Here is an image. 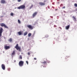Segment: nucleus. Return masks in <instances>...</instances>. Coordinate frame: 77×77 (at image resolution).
<instances>
[{"mask_svg":"<svg viewBox=\"0 0 77 77\" xmlns=\"http://www.w3.org/2000/svg\"><path fill=\"white\" fill-rule=\"evenodd\" d=\"M12 38H10L9 39V41L10 42H12Z\"/></svg>","mask_w":77,"mask_h":77,"instance_id":"nucleus-19","label":"nucleus"},{"mask_svg":"<svg viewBox=\"0 0 77 77\" xmlns=\"http://www.w3.org/2000/svg\"><path fill=\"white\" fill-rule=\"evenodd\" d=\"M38 14V12H34L33 14H32V17L33 18H34L36 15H37V14Z\"/></svg>","mask_w":77,"mask_h":77,"instance_id":"nucleus-9","label":"nucleus"},{"mask_svg":"<svg viewBox=\"0 0 77 77\" xmlns=\"http://www.w3.org/2000/svg\"><path fill=\"white\" fill-rule=\"evenodd\" d=\"M31 35V33H29L28 34V36L29 37H30Z\"/></svg>","mask_w":77,"mask_h":77,"instance_id":"nucleus-20","label":"nucleus"},{"mask_svg":"<svg viewBox=\"0 0 77 77\" xmlns=\"http://www.w3.org/2000/svg\"><path fill=\"white\" fill-rule=\"evenodd\" d=\"M15 54V50H14L13 52V53L11 54L12 56H13Z\"/></svg>","mask_w":77,"mask_h":77,"instance_id":"nucleus-16","label":"nucleus"},{"mask_svg":"<svg viewBox=\"0 0 77 77\" xmlns=\"http://www.w3.org/2000/svg\"><path fill=\"white\" fill-rule=\"evenodd\" d=\"M1 3H2V4H5L6 3V1H5V0H1Z\"/></svg>","mask_w":77,"mask_h":77,"instance_id":"nucleus-11","label":"nucleus"},{"mask_svg":"<svg viewBox=\"0 0 77 77\" xmlns=\"http://www.w3.org/2000/svg\"><path fill=\"white\" fill-rule=\"evenodd\" d=\"M74 6L75 7H77V4L76 3H75L74 4Z\"/></svg>","mask_w":77,"mask_h":77,"instance_id":"nucleus-22","label":"nucleus"},{"mask_svg":"<svg viewBox=\"0 0 77 77\" xmlns=\"http://www.w3.org/2000/svg\"><path fill=\"white\" fill-rule=\"evenodd\" d=\"M3 16H1L0 17V18H2L3 17Z\"/></svg>","mask_w":77,"mask_h":77,"instance_id":"nucleus-30","label":"nucleus"},{"mask_svg":"<svg viewBox=\"0 0 77 77\" xmlns=\"http://www.w3.org/2000/svg\"><path fill=\"white\" fill-rule=\"evenodd\" d=\"M34 60H36V58H34Z\"/></svg>","mask_w":77,"mask_h":77,"instance_id":"nucleus-31","label":"nucleus"},{"mask_svg":"<svg viewBox=\"0 0 77 77\" xmlns=\"http://www.w3.org/2000/svg\"><path fill=\"white\" fill-rule=\"evenodd\" d=\"M27 35V31L25 32L23 34L24 36H26Z\"/></svg>","mask_w":77,"mask_h":77,"instance_id":"nucleus-15","label":"nucleus"},{"mask_svg":"<svg viewBox=\"0 0 77 77\" xmlns=\"http://www.w3.org/2000/svg\"><path fill=\"white\" fill-rule=\"evenodd\" d=\"M47 62L48 63H50V62L49 61H47Z\"/></svg>","mask_w":77,"mask_h":77,"instance_id":"nucleus-32","label":"nucleus"},{"mask_svg":"<svg viewBox=\"0 0 77 77\" xmlns=\"http://www.w3.org/2000/svg\"><path fill=\"white\" fill-rule=\"evenodd\" d=\"M10 48V46H8L7 45H5L4 46V49L5 50H8Z\"/></svg>","mask_w":77,"mask_h":77,"instance_id":"nucleus-6","label":"nucleus"},{"mask_svg":"<svg viewBox=\"0 0 77 77\" xmlns=\"http://www.w3.org/2000/svg\"><path fill=\"white\" fill-rule=\"evenodd\" d=\"M1 67L2 69H3V70H5V65L2 64L1 65Z\"/></svg>","mask_w":77,"mask_h":77,"instance_id":"nucleus-8","label":"nucleus"},{"mask_svg":"<svg viewBox=\"0 0 77 77\" xmlns=\"http://www.w3.org/2000/svg\"><path fill=\"white\" fill-rule=\"evenodd\" d=\"M70 26V25H68L67 26H66V29H68L69 28V27Z\"/></svg>","mask_w":77,"mask_h":77,"instance_id":"nucleus-13","label":"nucleus"},{"mask_svg":"<svg viewBox=\"0 0 77 77\" xmlns=\"http://www.w3.org/2000/svg\"><path fill=\"white\" fill-rule=\"evenodd\" d=\"M19 65L20 66H22L24 65V62L22 61H20L19 62Z\"/></svg>","mask_w":77,"mask_h":77,"instance_id":"nucleus-3","label":"nucleus"},{"mask_svg":"<svg viewBox=\"0 0 77 77\" xmlns=\"http://www.w3.org/2000/svg\"><path fill=\"white\" fill-rule=\"evenodd\" d=\"M39 4L40 5H41V6H44L45 5V3L40 2H39Z\"/></svg>","mask_w":77,"mask_h":77,"instance_id":"nucleus-10","label":"nucleus"},{"mask_svg":"<svg viewBox=\"0 0 77 77\" xmlns=\"http://www.w3.org/2000/svg\"><path fill=\"white\" fill-rule=\"evenodd\" d=\"M3 29L2 28H1L0 29V37H2V34L3 33Z\"/></svg>","mask_w":77,"mask_h":77,"instance_id":"nucleus-5","label":"nucleus"},{"mask_svg":"<svg viewBox=\"0 0 77 77\" xmlns=\"http://www.w3.org/2000/svg\"><path fill=\"white\" fill-rule=\"evenodd\" d=\"M25 8H26L25 5H22L18 7L17 8V9H25Z\"/></svg>","mask_w":77,"mask_h":77,"instance_id":"nucleus-1","label":"nucleus"},{"mask_svg":"<svg viewBox=\"0 0 77 77\" xmlns=\"http://www.w3.org/2000/svg\"><path fill=\"white\" fill-rule=\"evenodd\" d=\"M28 55H30V53L29 52H28Z\"/></svg>","mask_w":77,"mask_h":77,"instance_id":"nucleus-27","label":"nucleus"},{"mask_svg":"<svg viewBox=\"0 0 77 77\" xmlns=\"http://www.w3.org/2000/svg\"><path fill=\"white\" fill-rule=\"evenodd\" d=\"M2 26V27H4L5 28H8V26H6L5 24L4 23H1V24H0V26Z\"/></svg>","mask_w":77,"mask_h":77,"instance_id":"nucleus-4","label":"nucleus"},{"mask_svg":"<svg viewBox=\"0 0 77 77\" xmlns=\"http://www.w3.org/2000/svg\"><path fill=\"white\" fill-rule=\"evenodd\" d=\"M18 22L19 24H21V21L19 20H18Z\"/></svg>","mask_w":77,"mask_h":77,"instance_id":"nucleus-21","label":"nucleus"},{"mask_svg":"<svg viewBox=\"0 0 77 77\" xmlns=\"http://www.w3.org/2000/svg\"><path fill=\"white\" fill-rule=\"evenodd\" d=\"M26 63H27V65H28L29 64V62H28V61H26Z\"/></svg>","mask_w":77,"mask_h":77,"instance_id":"nucleus-25","label":"nucleus"},{"mask_svg":"<svg viewBox=\"0 0 77 77\" xmlns=\"http://www.w3.org/2000/svg\"><path fill=\"white\" fill-rule=\"evenodd\" d=\"M19 59H23V57H22V56H21V55L19 56Z\"/></svg>","mask_w":77,"mask_h":77,"instance_id":"nucleus-18","label":"nucleus"},{"mask_svg":"<svg viewBox=\"0 0 77 77\" xmlns=\"http://www.w3.org/2000/svg\"><path fill=\"white\" fill-rule=\"evenodd\" d=\"M27 27H28L29 29H31V30H32V29H33V27L30 25H27Z\"/></svg>","mask_w":77,"mask_h":77,"instance_id":"nucleus-7","label":"nucleus"},{"mask_svg":"<svg viewBox=\"0 0 77 77\" xmlns=\"http://www.w3.org/2000/svg\"><path fill=\"white\" fill-rule=\"evenodd\" d=\"M33 5H32L30 7V9L32 8H33Z\"/></svg>","mask_w":77,"mask_h":77,"instance_id":"nucleus-23","label":"nucleus"},{"mask_svg":"<svg viewBox=\"0 0 77 77\" xmlns=\"http://www.w3.org/2000/svg\"><path fill=\"white\" fill-rule=\"evenodd\" d=\"M10 15L11 16H13L14 15V14L13 13H11Z\"/></svg>","mask_w":77,"mask_h":77,"instance_id":"nucleus-24","label":"nucleus"},{"mask_svg":"<svg viewBox=\"0 0 77 77\" xmlns=\"http://www.w3.org/2000/svg\"><path fill=\"white\" fill-rule=\"evenodd\" d=\"M15 48L17 49V50H18L19 51H21V48L18 46V44H17L15 47Z\"/></svg>","mask_w":77,"mask_h":77,"instance_id":"nucleus-2","label":"nucleus"},{"mask_svg":"<svg viewBox=\"0 0 77 77\" xmlns=\"http://www.w3.org/2000/svg\"><path fill=\"white\" fill-rule=\"evenodd\" d=\"M8 71H10V70H11V68H8Z\"/></svg>","mask_w":77,"mask_h":77,"instance_id":"nucleus-28","label":"nucleus"},{"mask_svg":"<svg viewBox=\"0 0 77 77\" xmlns=\"http://www.w3.org/2000/svg\"><path fill=\"white\" fill-rule=\"evenodd\" d=\"M65 6H64L63 7L62 9H65Z\"/></svg>","mask_w":77,"mask_h":77,"instance_id":"nucleus-29","label":"nucleus"},{"mask_svg":"<svg viewBox=\"0 0 77 77\" xmlns=\"http://www.w3.org/2000/svg\"><path fill=\"white\" fill-rule=\"evenodd\" d=\"M18 34L19 35H22V32L21 31L18 32Z\"/></svg>","mask_w":77,"mask_h":77,"instance_id":"nucleus-14","label":"nucleus"},{"mask_svg":"<svg viewBox=\"0 0 77 77\" xmlns=\"http://www.w3.org/2000/svg\"><path fill=\"white\" fill-rule=\"evenodd\" d=\"M72 18H73V20L75 21H77V19H76V18H75V17L73 16L72 17Z\"/></svg>","mask_w":77,"mask_h":77,"instance_id":"nucleus-12","label":"nucleus"},{"mask_svg":"<svg viewBox=\"0 0 77 77\" xmlns=\"http://www.w3.org/2000/svg\"><path fill=\"white\" fill-rule=\"evenodd\" d=\"M22 54H23V53H21Z\"/></svg>","mask_w":77,"mask_h":77,"instance_id":"nucleus-33","label":"nucleus"},{"mask_svg":"<svg viewBox=\"0 0 77 77\" xmlns=\"http://www.w3.org/2000/svg\"><path fill=\"white\" fill-rule=\"evenodd\" d=\"M21 1V0H17V2H20Z\"/></svg>","mask_w":77,"mask_h":77,"instance_id":"nucleus-26","label":"nucleus"},{"mask_svg":"<svg viewBox=\"0 0 77 77\" xmlns=\"http://www.w3.org/2000/svg\"><path fill=\"white\" fill-rule=\"evenodd\" d=\"M42 63L43 65H45L47 63V62L46 61H44L43 62H42Z\"/></svg>","mask_w":77,"mask_h":77,"instance_id":"nucleus-17","label":"nucleus"}]
</instances>
